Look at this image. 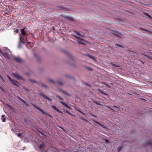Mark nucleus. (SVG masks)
I'll use <instances>...</instances> for the list:
<instances>
[{
	"mask_svg": "<svg viewBox=\"0 0 152 152\" xmlns=\"http://www.w3.org/2000/svg\"><path fill=\"white\" fill-rule=\"evenodd\" d=\"M14 58L16 61L19 63H21L23 62V60L19 57L14 56Z\"/></svg>",
	"mask_w": 152,
	"mask_h": 152,
	"instance_id": "3",
	"label": "nucleus"
},
{
	"mask_svg": "<svg viewBox=\"0 0 152 152\" xmlns=\"http://www.w3.org/2000/svg\"><path fill=\"white\" fill-rule=\"evenodd\" d=\"M51 107L55 111L58 112H59L61 113H63L60 110H59L55 106L52 105L51 106Z\"/></svg>",
	"mask_w": 152,
	"mask_h": 152,
	"instance_id": "5",
	"label": "nucleus"
},
{
	"mask_svg": "<svg viewBox=\"0 0 152 152\" xmlns=\"http://www.w3.org/2000/svg\"><path fill=\"white\" fill-rule=\"evenodd\" d=\"M30 42H28V43L30 44Z\"/></svg>",
	"mask_w": 152,
	"mask_h": 152,
	"instance_id": "46",
	"label": "nucleus"
},
{
	"mask_svg": "<svg viewBox=\"0 0 152 152\" xmlns=\"http://www.w3.org/2000/svg\"><path fill=\"white\" fill-rule=\"evenodd\" d=\"M99 91H100L102 94H104V95H106V96H107L108 95V94H106V93H104V92H103L100 89H99Z\"/></svg>",
	"mask_w": 152,
	"mask_h": 152,
	"instance_id": "18",
	"label": "nucleus"
},
{
	"mask_svg": "<svg viewBox=\"0 0 152 152\" xmlns=\"http://www.w3.org/2000/svg\"><path fill=\"white\" fill-rule=\"evenodd\" d=\"M144 55L145 56H146V57H147L148 58H149V59H151V60H152V56H149V55H148L146 54H144Z\"/></svg>",
	"mask_w": 152,
	"mask_h": 152,
	"instance_id": "16",
	"label": "nucleus"
},
{
	"mask_svg": "<svg viewBox=\"0 0 152 152\" xmlns=\"http://www.w3.org/2000/svg\"><path fill=\"white\" fill-rule=\"evenodd\" d=\"M74 152H77V151H75Z\"/></svg>",
	"mask_w": 152,
	"mask_h": 152,
	"instance_id": "50",
	"label": "nucleus"
},
{
	"mask_svg": "<svg viewBox=\"0 0 152 152\" xmlns=\"http://www.w3.org/2000/svg\"><path fill=\"white\" fill-rule=\"evenodd\" d=\"M80 118L82 120H83V121L86 122H88V121L85 119L84 118H83V117H80Z\"/></svg>",
	"mask_w": 152,
	"mask_h": 152,
	"instance_id": "21",
	"label": "nucleus"
},
{
	"mask_svg": "<svg viewBox=\"0 0 152 152\" xmlns=\"http://www.w3.org/2000/svg\"><path fill=\"white\" fill-rule=\"evenodd\" d=\"M85 84L87 86H91V85L90 84H87V83H85Z\"/></svg>",
	"mask_w": 152,
	"mask_h": 152,
	"instance_id": "35",
	"label": "nucleus"
},
{
	"mask_svg": "<svg viewBox=\"0 0 152 152\" xmlns=\"http://www.w3.org/2000/svg\"><path fill=\"white\" fill-rule=\"evenodd\" d=\"M93 121H94L95 122H96V123L97 124H98L99 125H100L103 128H105V126H104V125H102V124H100V123H99V122H98V121H97L95 120L94 119H93Z\"/></svg>",
	"mask_w": 152,
	"mask_h": 152,
	"instance_id": "8",
	"label": "nucleus"
},
{
	"mask_svg": "<svg viewBox=\"0 0 152 152\" xmlns=\"http://www.w3.org/2000/svg\"><path fill=\"white\" fill-rule=\"evenodd\" d=\"M115 66H117V67H119V66H115Z\"/></svg>",
	"mask_w": 152,
	"mask_h": 152,
	"instance_id": "47",
	"label": "nucleus"
},
{
	"mask_svg": "<svg viewBox=\"0 0 152 152\" xmlns=\"http://www.w3.org/2000/svg\"><path fill=\"white\" fill-rule=\"evenodd\" d=\"M62 92H63L64 93V94H65L66 95H68V94L66 93V92H65V91H62Z\"/></svg>",
	"mask_w": 152,
	"mask_h": 152,
	"instance_id": "28",
	"label": "nucleus"
},
{
	"mask_svg": "<svg viewBox=\"0 0 152 152\" xmlns=\"http://www.w3.org/2000/svg\"><path fill=\"white\" fill-rule=\"evenodd\" d=\"M0 77L2 80H4L3 79V78L2 77H1V75L0 74Z\"/></svg>",
	"mask_w": 152,
	"mask_h": 152,
	"instance_id": "37",
	"label": "nucleus"
},
{
	"mask_svg": "<svg viewBox=\"0 0 152 152\" xmlns=\"http://www.w3.org/2000/svg\"><path fill=\"white\" fill-rule=\"evenodd\" d=\"M41 112L42 113L44 114L47 115L49 117H52L49 114H48L46 113L44 111H43V110H42Z\"/></svg>",
	"mask_w": 152,
	"mask_h": 152,
	"instance_id": "9",
	"label": "nucleus"
},
{
	"mask_svg": "<svg viewBox=\"0 0 152 152\" xmlns=\"http://www.w3.org/2000/svg\"><path fill=\"white\" fill-rule=\"evenodd\" d=\"M60 103L66 107V108L68 109H71V107L66 103L63 102H60Z\"/></svg>",
	"mask_w": 152,
	"mask_h": 152,
	"instance_id": "7",
	"label": "nucleus"
},
{
	"mask_svg": "<svg viewBox=\"0 0 152 152\" xmlns=\"http://www.w3.org/2000/svg\"><path fill=\"white\" fill-rule=\"evenodd\" d=\"M12 74L14 77H15L18 80L22 79L23 80V79L22 77L21 76L19 75L18 73H12Z\"/></svg>",
	"mask_w": 152,
	"mask_h": 152,
	"instance_id": "2",
	"label": "nucleus"
},
{
	"mask_svg": "<svg viewBox=\"0 0 152 152\" xmlns=\"http://www.w3.org/2000/svg\"><path fill=\"white\" fill-rule=\"evenodd\" d=\"M77 111H78L80 113H83V114L85 115V114H84V113H83L82 111H80L79 109H77Z\"/></svg>",
	"mask_w": 152,
	"mask_h": 152,
	"instance_id": "29",
	"label": "nucleus"
},
{
	"mask_svg": "<svg viewBox=\"0 0 152 152\" xmlns=\"http://www.w3.org/2000/svg\"><path fill=\"white\" fill-rule=\"evenodd\" d=\"M39 94L42 96L43 97L45 98L47 100H49V101H52V99L49 98L48 97L45 95L44 94H42V93H40Z\"/></svg>",
	"mask_w": 152,
	"mask_h": 152,
	"instance_id": "6",
	"label": "nucleus"
},
{
	"mask_svg": "<svg viewBox=\"0 0 152 152\" xmlns=\"http://www.w3.org/2000/svg\"><path fill=\"white\" fill-rule=\"evenodd\" d=\"M49 81L53 83H55V82L52 80H49Z\"/></svg>",
	"mask_w": 152,
	"mask_h": 152,
	"instance_id": "26",
	"label": "nucleus"
},
{
	"mask_svg": "<svg viewBox=\"0 0 152 152\" xmlns=\"http://www.w3.org/2000/svg\"><path fill=\"white\" fill-rule=\"evenodd\" d=\"M25 29V28H24L21 29V34L23 35H25L26 33L25 31H24Z\"/></svg>",
	"mask_w": 152,
	"mask_h": 152,
	"instance_id": "10",
	"label": "nucleus"
},
{
	"mask_svg": "<svg viewBox=\"0 0 152 152\" xmlns=\"http://www.w3.org/2000/svg\"><path fill=\"white\" fill-rule=\"evenodd\" d=\"M23 134V133H20L18 134V136L19 137H20Z\"/></svg>",
	"mask_w": 152,
	"mask_h": 152,
	"instance_id": "22",
	"label": "nucleus"
},
{
	"mask_svg": "<svg viewBox=\"0 0 152 152\" xmlns=\"http://www.w3.org/2000/svg\"><path fill=\"white\" fill-rule=\"evenodd\" d=\"M7 49L6 48H5V49H4V51H6V50H7Z\"/></svg>",
	"mask_w": 152,
	"mask_h": 152,
	"instance_id": "42",
	"label": "nucleus"
},
{
	"mask_svg": "<svg viewBox=\"0 0 152 152\" xmlns=\"http://www.w3.org/2000/svg\"><path fill=\"white\" fill-rule=\"evenodd\" d=\"M93 102L94 103H96V104H98V105H101V104L100 103H98V102H97L95 101H93Z\"/></svg>",
	"mask_w": 152,
	"mask_h": 152,
	"instance_id": "23",
	"label": "nucleus"
},
{
	"mask_svg": "<svg viewBox=\"0 0 152 152\" xmlns=\"http://www.w3.org/2000/svg\"><path fill=\"white\" fill-rule=\"evenodd\" d=\"M32 104L34 107H35L36 109H38L39 111L41 112V111L42 110V109H41V108H40L39 107H38L37 106H36L34 104H33L32 103Z\"/></svg>",
	"mask_w": 152,
	"mask_h": 152,
	"instance_id": "11",
	"label": "nucleus"
},
{
	"mask_svg": "<svg viewBox=\"0 0 152 152\" xmlns=\"http://www.w3.org/2000/svg\"><path fill=\"white\" fill-rule=\"evenodd\" d=\"M45 144L43 143L42 144L40 145L39 147V148L40 149H41L43 148L45 146Z\"/></svg>",
	"mask_w": 152,
	"mask_h": 152,
	"instance_id": "13",
	"label": "nucleus"
},
{
	"mask_svg": "<svg viewBox=\"0 0 152 152\" xmlns=\"http://www.w3.org/2000/svg\"><path fill=\"white\" fill-rule=\"evenodd\" d=\"M69 115H71V116H73V115L72 113H69Z\"/></svg>",
	"mask_w": 152,
	"mask_h": 152,
	"instance_id": "39",
	"label": "nucleus"
},
{
	"mask_svg": "<svg viewBox=\"0 0 152 152\" xmlns=\"http://www.w3.org/2000/svg\"><path fill=\"white\" fill-rule=\"evenodd\" d=\"M75 37H76V38H78V39H80V37H77L76 36H75Z\"/></svg>",
	"mask_w": 152,
	"mask_h": 152,
	"instance_id": "43",
	"label": "nucleus"
},
{
	"mask_svg": "<svg viewBox=\"0 0 152 152\" xmlns=\"http://www.w3.org/2000/svg\"><path fill=\"white\" fill-rule=\"evenodd\" d=\"M58 83L59 85H63L62 83L61 82L58 81Z\"/></svg>",
	"mask_w": 152,
	"mask_h": 152,
	"instance_id": "24",
	"label": "nucleus"
},
{
	"mask_svg": "<svg viewBox=\"0 0 152 152\" xmlns=\"http://www.w3.org/2000/svg\"><path fill=\"white\" fill-rule=\"evenodd\" d=\"M33 82H35V81H33Z\"/></svg>",
	"mask_w": 152,
	"mask_h": 152,
	"instance_id": "49",
	"label": "nucleus"
},
{
	"mask_svg": "<svg viewBox=\"0 0 152 152\" xmlns=\"http://www.w3.org/2000/svg\"><path fill=\"white\" fill-rule=\"evenodd\" d=\"M143 29V30H145L144 29Z\"/></svg>",
	"mask_w": 152,
	"mask_h": 152,
	"instance_id": "48",
	"label": "nucleus"
},
{
	"mask_svg": "<svg viewBox=\"0 0 152 152\" xmlns=\"http://www.w3.org/2000/svg\"><path fill=\"white\" fill-rule=\"evenodd\" d=\"M121 149H122V148L121 147L119 148H118V152L120 151L121 150Z\"/></svg>",
	"mask_w": 152,
	"mask_h": 152,
	"instance_id": "31",
	"label": "nucleus"
},
{
	"mask_svg": "<svg viewBox=\"0 0 152 152\" xmlns=\"http://www.w3.org/2000/svg\"><path fill=\"white\" fill-rule=\"evenodd\" d=\"M75 33H76V34H77L78 35H80V36H81L80 34V33L77 32V31H75Z\"/></svg>",
	"mask_w": 152,
	"mask_h": 152,
	"instance_id": "27",
	"label": "nucleus"
},
{
	"mask_svg": "<svg viewBox=\"0 0 152 152\" xmlns=\"http://www.w3.org/2000/svg\"><path fill=\"white\" fill-rule=\"evenodd\" d=\"M57 97L58 98H59L60 99H61V100H63V99L62 98H61V97H60L58 95V96H57Z\"/></svg>",
	"mask_w": 152,
	"mask_h": 152,
	"instance_id": "30",
	"label": "nucleus"
},
{
	"mask_svg": "<svg viewBox=\"0 0 152 152\" xmlns=\"http://www.w3.org/2000/svg\"><path fill=\"white\" fill-rule=\"evenodd\" d=\"M18 32H19V30H18V29H17L15 31H14V32H15L16 33H18Z\"/></svg>",
	"mask_w": 152,
	"mask_h": 152,
	"instance_id": "25",
	"label": "nucleus"
},
{
	"mask_svg": "<svg viewBox=\"0 0 152 152\" xmlns=\"http://www.w3.org/2000/svg\"><path fill=\"white\" fill-rule=\"evenodd\" d=\"M80 43H81V44H84V43H83L82 42H80Z\"/></svg>",
	"mask_w": 152,
	"mask_h": 152,
	"instance_id": "44",
	"label": "nucleus"
},
{
	"mask_svg": "<svg viewBox=\"0 0 152 152\" xmlns=\"http://www.w3.org/2000/svg\"><path fill=\"white\" fill-rule=\"evenodd\" d=\"M18 99L20 100L22 102H23L24 104L26 103V102L24 100H23L21 98L19 97V98H18Z\"/></svg>",
	"mask_w": 152,
	"mask_h": 152,
	"instance_id": "20",
	"label": "nucleus"
},
{
	"mask_svg": "<svg viewBox=\"0 0 152 152\" xmlns=\"http://www.w3.org/2000/svg\"><path fill=\"white\" fill-rule=\"evenodd\" d=\"M19 39H19V44L20 45L21 44V43H24V42H23L22 40V39H21V36L20 35V38H19Z\"/></svg>",
	"mask_w": 152,
	"mask_h": 152,
	"instance_id": "12",
	"label": "nucleus"
},
{
	"mask_svg": "<svg viewBox=\"0 0 152 152\" xmlns=\"http://www.w3.org/2000/svg\"><path fill=\"white\" fill-rule=\"evenodd\" d=\"M4 115H2L1 116V120H2V121L5 122V120H6V118H4Z\"/></svg>",
	"mask_w": 152,
	"mask_h": 152,
	"instance_id": "15",
	"label": "nucleus"
},
{
	"mask_svg": "<svg viewBox=\"0 0 152 152\" xmlns=\"http://www.w3.org/2000/svg\"><path fill=\"white\" fill-rule=\"evenodd\" d=\"M117 45V46H118V47H120V45Z\"/></svg>",
	"mask_w": 152,
	"mask_h": 152,
	"instance_id": "45",
	"label": "nucleus"
},
{
	"mask_svg": "<svg viewBox=\"0 0 152 152\" xmlns=\"http://www.w3.org/2000/svg\"><path fill=\"white\" fill-rule=\"evenodd\" d=\"M92 115L93 116H94V117H96V115H94L92 114Z\"/></svg>",
	"mask_w": 152,
	"mask_h": 152,
	"instance_id": "41",
	"label": "nucleus"
},
{
	"mask_svg": "<svg viewBox=\"0 0 152 152\" xmlns=\"http://www.w3.org/2000/svg\"><path fill=\"white\" fill-rule=\"evenodd\" d=\"M42 86L43 87H45L46 88L47 87V86L46 85H45L42 84Z\"/></svg>",
	"mask_w": 152,
	"mask_h": 152,
	"instance_id": "33",
	"label": "nucleus"
},
{
	"mask_svg": "<svg viewBox=\"0 0 152 152\" xmlns=\"http://www.w3.org/2000/svg\"><path fill=\"white\" fill-rule=\"evenodd\" d=\"M99 91H100L102 94H104V95H106V96H107L108 95V94H106V93H104V92H103L100 89H99Z\"/></svg>",
	"mask_w": 152,
	"mask_h": 152,
	"instance_id": "19",
	"label": "nucleus"
},
{
	"mask_svg": "<svg viewBox=\"0 0 152 152\" xmlns=\"http://www.w3.org/2000/svg\"><path fill=\"white\" fill-rule=\"evenodd\" d=\"M64 18H66V19L68 20H73L72 18L70 17L66 16L64 17Z\"/></svg>",
	"mask_w": 152,
	"mask_h": 152,
	"instance_id": "14",
	"label": "nucleus"
},
{
	"mask_svg": "<svg viewBox=\"0 0 152 152\" xmlns=\"http://www.w3.org/2000/svg\"><path fill=\"white\" fill-rule=\"evenodd\" d=\"M8 78L9 80L13 84H14L15 86H18V85L19 83H18V82L15 80L12 79L11 77H8Z\"/></svg>",
	"mask_w": 152,
	"mask_h": 152,
	"instance_id": "1",
	"label": "nucleus"
},
{
	"mask_svg": "<svg viewBox=\"0 0 152 152\" xmlns=\"http://www.w3.org/2000/svg\"><path fill=\"white\" fill-rule=\"evenodd\" d=\"M147 145H149L152 147V141H150L149 142H148L147 143Z\"/></svg>",
	"mask_w": 152,
	"mask_h": 152,
	"instance_id": "17",
	"label": "nucleus"
},
{
	"mask_svg": "<svg viewBox=\"0 0 152 152\" xmlns=\"http://www.w3.org/2000/svg\"><path fill=\"white\" fill-rule=\"evenodd\" d=\"M0 53L2 54V55L6 58H9L8 56L9 54L7 53L4 52L0 50Z\"/></svg>",
	"mask_w": 152,
	"mask_h": 152,
	"instance_id": "4",
	"label": "nucleus"
},
{
	"mask_svg": "<svg viewBox=\"0 0 152 152\" xmlns=\"http://www.w3.org/2000/svg\"><path fill=\"white\" fill-rule=\"evenodd\" d=\"M24 88L26 91H29V90L28 89H27V88Z\"/></svg>",
	"mask_w": 152,
	"mask_h": 152,
	"instance_id": "38",
	"label": "nucleus"
},
{
	"mask_svg": "<svg viewBox=\"0 0 152 152\" xmlns=\"http://www.w3.org/2000/svg\"><path fill=\"white\" fill-rule=\"evenodd\" d=\"M105 141L106 142H107V143H108L109 142V140L107 139L105 140Z\"/></svg>",
	"mask_w": 152,
	"mask_h": 152,
	"instance_id": "32",
	"label": "nucleus"
},
{
	"mask_svg": "<svg viewBox=\"0 0 152 152\" xmlns=\"http://www.w3.org/2000/svg\"><path fill=\"white\" fill-rule=\"evenodd\" d=\"M91 59H92L94 61H95L96 60V59H95V58L94 57H93V56L91 58Z\"/></svg>",
	"mask_w": 152,
	"mask_h": 152,
	"instance_id": "36",
	"label": "nucleus"
},
{
	"mask_svg": "<svg viewBox=\"0 0 152 152\" xmlns=\"http://www.w3.org/2000/svg\"><path fill=\"white\" fill-rule=\"evenodd\" d=\"M88 56L91 58L92 57V56H91L90 55L88 54Z\"/></svg>",
	"mask_w": 152,
	"mask_h": 152,
	"instance_id": "34",
	"label": "nucleus"
},
{
	"mask_svg": "<svg viewBox=\"0 0 152 152\" xmlns=\"http://www.w3.org/2000/svg\"><path fill=\"white\" fill-rule=\"evenodd\" d=\"M66 112L68 114L69 113V112L67 110H66Z\"/></svg>",
	"mask_w": 152,
	"mask_h": 152,
	"instance_id": "40",
	"label": "nucleus"
}]
</instances>
